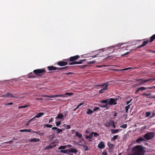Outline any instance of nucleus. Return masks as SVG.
<instances>
[{"instance_id":"1","label":"nucleus","mask_w":155,"mask_h":155,"mask_svg":"<svg viewBox=\"0 0 155 155\" xmlns=\"http://www.w3.org/2000/svg\"><path fill=\"white\" fill-rule=\"evenodd\" d=\"M132 152L134 155H143L144 151L143 147L140 145H137L132 148Z\"/></svg>"},{"instance_id":"2","label":"nucleus","mask_w":155,"mask_h":155,"mask_svg":"<svg viewBox=\"0 0 155 155\" xmlns=\"http://www.w3.org/2000/svg\"><path fill=\"white\" fill-rule=\"evenodd\" d=\"M46 72V71L44 68L35 69L33 71L35 74L39 76H41L42 75V73Z\"/></svg>"},{"instance_id":"3","label":"nucleus","mask_w":155,"mask_h":155,"mask_svg":"<svg viewBox=\"0 0 155 155\" xmlns=\"http://www.w3.org/2000/svg\"><path fill=\"white\" fill-rule=\"evenodd\" d=\"M80 58V56L78 55H76L74 56H72L67 59H64L63 60L67 61L68 62H75V61L77 60L78 59Z\"/></svg>"},{"instance_id":"4","label":"nucleus","mask_w":155,"mask_h":155,"mask_svg":"<svg viewBox=\"0 0 155 155\" xmlns=\"http://www.w3.org/2000/svg\"><path fill=\"white\" fill-rule=\"evenodd\" d=\"M153 134L152 133H148L145 134L144 136V138L147 140H150L153 138Z\"/></svg>"},{"instance_id":"5","label":"nucleus","mask_w":155,"mask_h":155,"mask_svg":"<svg viewBox=\"0 0 155 155\" xmlns=\"http://www.w3.org/2000/svg\"><path fill=\"white\" fill-rule=\"evenodd\" d=\"M109 101L108 102V104L109 105H116L117 104L116 99H114L112 98L109 99Z\"/></svg>"},{"instance_id":"6","label":"nucleus","mask_w":155,"mask_h":155,"mask_svg":"<svg viewBox=\"0 0 155 155\" xmlns=\"http://www.w3.org/2000/svg\"><path fill=\"white\" fill-rule=\"evenodd\" d=\"M68 61H60L57 63V64L60 66H63L67 65L68 64Z\"/></svg>"},{"instance_id":"7","label":"nucleus","mask_w":155,"mask_h":155,"mask_svg":"<svg viewBox=\"0 0 155 155\" xmlns=\"http://www.w3.org/2000/svg\"><path fill=\"white\" fill-rule=\"evenodd\" d=\"M86 60H87L85 59L82 60H80L78 61H75L73 62H71L70 63H69V65H71L75 64H81L82 63V61H85Z\"/></svg>"},{"instance_id":"8","label":"nucleus","mask_w":155,"mask_h":155,"mask_svg":"<svg viewBox=\"0 0 155 155\" xmlns=\"http://www.w3.org/2000/svg\"><path fill=\"white\" fill-rule=\"evenodd\" d=\"M152 78H150L144 80L143 79H142V80H141L140 82L138 84L139 85H142L146 82L151 81L152 80Z\"/></svg>"},{"instance_id":"9","label":"nucleus","mask_w":155,"mask_h":155,"mask_svg":"<svg viewBox=\"0 0 155 155\" xmlns=\"http://www.w3.org/2000/svg\"><path fill=\"white\" fill-rule=\"evenodd\" d=\"M47 68L49 71H54L58 70V68L55 67L53 66H48L47 67Z\"/></svg>"},{"instance_id":"10","label":"nucleus","mask_w":155,"mask_h":155,"mask_svg":"<svg viewBox=\"0 0 155 155\" xmlns=\"http://www.w3.org/2000/svg\"><path fill=\"white\" fill-rule=\"evenodd\" d=\"M108 85V84L106 85L103 87V88L101 89L99 91V93L101 94L104 92V91L106 90L107 89V86Z\"/></svg>"},{"instance_id":"11","label":"nucleus","mask_w":155,"mask_h":155,"mask_svg":"<svg viewBox=\"0 0 155 155\" xmlns=\"http://www.w3.org/2000/svg\"><path fill=\"white\" fill-rule=\"evenodd\" d=\"M105 147V145L104 143L103 142H100L98 145V147L99 148L102 149Z\"/></svg>"},{"instance_id":"12","label":"nucleus","mask_w":155,"mask_h":155,"mask_svg":"<svg viewBox=\"0 0 155 155\" xmlns=\"http://www.w3.org/2000/svg\"><path fill=\"white\" fill-rule=\"evenodd\" d=\"M149 42V41L147 40L146 41H144L143 42V43L142 45H140L138 47H137V48H140L142 47H144Z\"/></svg>"},{"instance_id":"13","label":"nucleus","mask_w":155,"mask_h":155,"mask_svg":"<svg viewBox=\"0 0 155 155\" xmlns=\"http://www.w3.org/2000/svg\"><path fill=\"white\" fill-rule=\"evenodd\" d=\"M77 152V150L75 148H71L70 149H68L69 153H73L75 154H76Z\"/></svg>"},{"instance_id":"14","label":"nucleus","mask_w":155,"mask_h":155,"mask_svg":"<svg viewBox=\"0 0 155 155\" xmlns=\"http://www.w3.org/2000/svg\"><path fill=\"white\" fill-rule=\"evenodd\" d=\"M145 140L143 138L139 137L136 140V142L138 143H140L141 142Z\"/></svg>"},{"instance_id":"15","label":"nucleus","mask_w":155,"mask_h":155,"mask_svg":"<svg viewBox=\"0 0 155 155\" xmlns=\"http://www.w3.org/2000/svg\"><path fill=\"white\" fill-rule=\"evenodd\" d=\"M29 141L31 142H37L38 141H39L40 139L38 138H34L30 139Z\"/></svg>"},{"instance_id":"16","label":"nucleus","mask_w":155,"mask_h":155,"mask_svg":"<svg viewBox=\"0 0 155 155\" xmlns=\"http://www.w3.org/2000/svg\"><path fill=\"white\" fill-rule=\"evenodd\" d=\"M71 68V66H67L63 67L61 68H58V70H63V69H69Z\"/></svg>"},{"instance_id":"17","label":"nucleus","mask_w":155,"mask_h":155,"mask_svg":"<svg viewBox=\"0 0 155 155\" xmlns=\"http://www.w3.org/2000/svg\"><path fill=\"white\" fill-rule=\"evenodd\" d=\"M44 114V113L43 112L39 113L37 114V115L35 116V117H36L38 118H39L42 116Z\"/></svg>"},{"instance_id":"18","label":"nucleus","mask_w":155,"mask_h":155,"mask_svg":"<svg viewBox=\"0 0 155 155\" xmlns=\"http://www.w3.org/2000/svg\"><path fill=\"white\" fill-rule=\"evenodd\" d=\"M120 130V129L115 130L114 129H111V133L113 134H115L118 133Z\"/></svg>"},{"instance_id":"19","label":"nucleus","mask_w":155,"mask_h":155,"mask_svg":"<svg viewBox=\"0 0 155 155\" xmlns=\"http://www.w3.org/2000/svg\"><path fill=\"white\" fill-rule=\"evenodd\" d=\"M63 115L61 113H59L57 116L55 118L57 119H62L63 117Z\"/></svg>"},{"instance_id":"20","label":"nucleus","mask_w":155,"mask_h":155,"mask_svg":"<svg viewBox=\"0 0 155 155\" xmlns=\"http://www.w3.org/2000/svg\"><path fill=\"white\" fill-rule=\"evenodd\" d=\"M56 145H49L48 146H47L45 147V150H50L52 149L54 147L56 146Z\"/></svg>"},{"instance_id":"21","label":"nucleus","mask_w":155,"mask_h":155,"mask_svg":"<svg viewBox=\"0 0 155 155\" xmlns=\"http://www.w3.org/2000/svg\"><path fill=\"white\" fill-rule=\"evenodd\" d=\"M108 104V103H107L105 105H101L100 104H98V105L101 107L106 108L107 109H108L109 108V107H107V105Z\"/></svg>"},{"instance_id":"22","label":"nucleus","mask_w":155,"mask_h":155,"mask_svg":"<svg viewBox=\"0 0 155 155\" xmlns=\"http://www.w3.org/2000/svg\"><path fill=\"white\" fill-rule=\"evenodd\" d=\"M36 77L35 75L32 72L29 73L28 76V77L29 78H34Z\"/></svg>"},{"instance_id":"23","label":"nucleus","mask_w":155,"mask_h":155,"mask_svg":"<svg viewBox=\"0 0 155 155\" xmlns=\"http://www.w3.org/2000/svg\"><path fill=\"white\" fill-rule=\"evenodd\" d=\"M155 39V34L153 35L150 38V43L152 42Z\"/></svg>"},{"instance_id":"24","label":"nucleus","mask_w":155,"mask_h":155,"mask_svg":"<svg viewBox=\"0 0 155 155\" xmlns=\"http://www.w3.org/2000/svg\"><path fill=\"white\" fill-rule=\"evenodd\" d=\"M155 39V34L153 35L150 38V43L152 42Z\"/></svg>"},{"instance_id":"25","label":"nucleus","mask_w":155,"mask_h":155,"mask_svg":"<svg viewBox=\"0 0 155 155\" xmlns=\"http://www.w3.org/2000/svg\"><path fill=\"white\" fill-rule=\"evenodd\" d=\"M93 111H92L89 108H88L87 109L86 114H91L93 113Z\"/></svg>"},{"instance_id":"26","label":"nucleus","mask_w":155,"mask_h":155,"mask_svg":"<svg viewBox=\"0 0 155 155\" xmlns=\"http://www.w3.org/2000/svg\"><path fill=\"white\" fill-rule=\"evenodd\" d=\"M60 152L64 153H68V149L66 150H61L60 151Z\"/></svg>"},{"instance_id":"27","label":"nucleus","mask_w":155,"mask_h":155,"mask_svg":"<svg viewBox=\"0 0 155 155\" xmlns=\"http://www.w3.org/2000/svg\"><path fill=\"white\" fill-rule=\"evenodd\" d=\"M75 135L76 136L80 138H81L82 137V134H80L78 132H75Z\"/></svg>"},{"instance_id":"28","label":"nucleus","mask_w":155,"mask_h":155,"mask_svg":"<svg viewBox=\"0 0 155 155\" xmlns=\"http://www.w3.org/2000/svg\"><path fill=\"white\" fill-rule=\"evenodd\" d=\"M109 101V99H107L106 100H104L100 101V103H103L106 104L107 103V102Z\"/></svg>"},{"instance_id":"29","label":"nucleus","mask_w":155,"mask_h":155,"mask_svg":"<svg viewBox=\"0 0 155 155\" xmlns=\"http://www.w3.org/2000/svg\"><path fill=\"white\" fill-rule=\"evenodd\" d=\"M108 146L110 148H113L114 147V144H111L110 142H108L107 143Z\"/></svg>"},{"instance_id":"30","label":"nucleus","mask_w":155,"mask_h":155,"mask_svg":"<svg viewBox=\"0 0 155 155\" xmlns=\"http://www.w3.org/2000/svg\"><path fill=\"white\" fill-rule=\"evenodd\" d=\"M131 68H132L131 67H129V68H124V69H120V70L115 69V71H124V70H127L128 69H131Z\"/></svg>"},{"instance_id":"31","label":"nucleus","mask_w":155,"mask_h":155,"mask_svg":"<svg viewBox=\"0 0 155 155\" xmlns=\"http://www.w3.org/2000/svg\"><path fill=\"white\" fill-rule=\"evenodd\" d=\"M7 97H12L15 98V97L12 94L10 93H8L7 94Z\"/></svg>"},{"instance_id":"32","label":"nucleus","mask_w":155,"mask_h":155,"mask_svg":"<svg viewBox=\"0 0 155 155\" xmlns=\"http://www.w3.org/2000/svg\"><path fill=\"white\" fill-rule=\"evenodd\" d=\"M31 130H28V129H23L21 130H20V131L21 132H31Z\"/></svg>"},{"instance_id":"33","label":"nucleus","mask_w":155,"mask_h":155,"mask_svg":"<svg viewBox=\"0 0 155 155\" xmlns=\"http://www.w3.org/2000/svg\"><path fill=\"white\" fill-rule=\"evenodd\" d=\"M32 132L33 133H35L37 134H38V135H42L43 134V133H40V131H35L34 130H32Z\"/></svg>"},{"instance_id":"34","label":"nucleus","mask_w":155,"mask_h":155,"mask_svg":"<svg viewBox=\"0 0 155 155\" xmlns=\"http://www.w3.org/2000/svg\"><path fill=\"white\" fill-rule=\"evenodd\" d=\"M130 104L128 105L125 107L126 112V113H127L128 112V110L130 108Z\"/></svg>"},{"instance_id":"35","label":"nucleus","mask_w":155,"mask_h":155,"mask_svg":"<svg viewBox=\"0 0 155 155\" xmlns=\"http://www.w3.org/2000/svg\"><path fill=\"white\" fill-rule=\"evenodd\" d=\"M29 106V105H28V104H26L25 106H19V107H18V108L19 109H20V108H26L27 107H28Z\"/></svg>"},{"instance_id":"36","label":"nucleus","mask_w":155,"mask_h":155,"mask_svg":"<svg viewBox=\"0 0 155 155\" xmlns=\"http://www.w3.org/2000/svg\"><path fill=\"white\" fill-rule=\"evenodd\" d=\"M66 148V146H61L58 148V150H61L64 149Z\"/></svg>"},{"instance_id":"37","label":"nucleus","mask_w":155,"mask_h":155,"mask_svg":"<svg viewBox=\"0 0 155 155\" xmlns=\"http://www.w3.org/2000/svg\"><path fill=\"white\" fill-rule=\"evenodd\" d=\"M52 125L49 124H45L44 125V127H46L48 128H51L52 127Z\"/></svg>"},{"instance_id":"38","label":"nucleus","mask_w":155,"mask_h":155,"mask_svg":"<svg viewBox=\"0 0 155 155\" xmlns=\"http://www.w3.org/2000/svg\"><path fill=\"white\" fill-rule=\"evenodd\" d=\"M118 135H117L114 136L113 137H112L111 138V140H116V139H117L118 138Z\"/></svg>"},{"instance_id":"39","label":"nucleus","mask_w":155,"mask_h":155,"mask_svg":"<svg viewBox=\"0 0 155 155\" xmlns=\"http://www.w3.org/2000/svg\"><path fill=\"white\" fill-rule=\"evenodd\" d=\"M74 94L73 93L70 92V93H68V92H66L65 93V96L66 95H68L69 96H72Z\"/></svg>"},{"instance_id":"40","label":"nucleus","mask_w":155,"mask_h":155,"mask_svg":"<svg viewBox=\"0 0 155 155\" xmlns=\"http://www.w3.org/2000/svg\"><path fill=\"white\" fill-rule=\"evenodd\" d=\"M139 90L140 91H144L147 89V88L145 87H141L140 88H139Z\"/></svg>"},{"instance_id":"41","label":"nucleus","mask_w":155,"mask_h":155,"mask_svg":"<svg viewBox=\"0 0 155 155\" xmlns=\"http://www.w3.org/2000/svg\"><path fill=\"white\" fill-rule=\"evenodd\" d=\"M120 127L123 128H126L127 127V124H124L120 126Z\"/></svg>"},{"instance_id":"42","label":"nucleus","mask_w":155,"mask_h":155,"mask_svg":"<svg viewBox=\"0 0 155 155\" xmlns=\"http://www.w3.org/2000/svg\"><path fill=\"white\" fill-rule=\"evenodd\" d=\"M151 114V113L150 112H146V117H148Z\"/></svg>"},{"instance_id":"43","label":"nucleus","mask_w":155,"mask_h":155,"mask_svg":"<svg viewBox=\"0 0 155 155\" xmlns=\"http://www.w3.org/2000/svg\"><path fill=\"white\" fill-rule=\"evenodd\" d=\"M95 62V61H87V64H93Z\"/></svg>"},{"instance_id":"44","label":"nucleus","mask_w":155,"mask_h":155,"mask_svg":"<svg viewBox=\"0 0 155 155\" xmlns=\"http://www.w3.org/2000/svg\"><path fill=\"white\" fill-rule=\"evenodd\" d=\"M62 131V130L59 129L58 128V129L57 130H56V132L57 134H59Z\"/></svg>"},{"instance_id":"45","label":"nucleus","mask_w":155,"mask_h":155,"mask_svg":"<svg viewBox=\"0 0 155 155\" xmlns=\"http://www.w3.org/2000/svg\"><path fill=\"white\" fill-rule=\"evenodd\" d=\"M86 65H79L78 66L80 68H84L85 67H86Z\"/></svg>"},{"instance_id":"46","label":"nucleus","mask_w":155,"mask_h":155,"mask_svg":"<svg viewBox=\"0 0 155 155\" xmlns=\"http://www.w3.org/2000/svg\"><path fill=\"white\" fill-rule=\"evenodd\" d=\"M84 148V151H86L88 150V147L86 145H83Z\"/></svg>"},{"instance_id":"47","label":"nucleus","mask_w":155,"mask_h":155,"mask_svg":"<svg viewBox=\"0 0 155 155\" xmlns=\"http://www.w3.org/2000/svg\"><path fill=\"white\" fill-rule=\"evenodd\" d=\"M55 124H56V126L57 127H58L61 124V121L56 122H55Z\"/></svg>"},{"instance_id":"48","label":"nucleus","mask_w":155,"mask_h":155,"mask_svg":"<svg viewBox=\"0 0 155 155\" xmlns=\"http://www.w3.org/2000/svg\"><path fill=\"white\" fill-rule=\"evenodd\" d=\"M35 118L36 117H34L31 119L30 120H29V122H31L34 121L36 119Z\"/></svg>"},{"instance_id":"49","label":"nucleus","mask_w":155,"mask_h":155,"mask_svg":"<svg viewBox=\"0 0 155 155\" xmlns=\"http://www.w3.org/2000/svg\"><path fill=\"white\" fill-rule=\"evenodd\" d=\"M110 122H111V123H112V127H113V128H115V127H116V125L114 124V122L113 121H110Z\"/></svg>"},{"instance_id":"50","label":"nucleus","mask_w":155,"mask_h":155,"mask_svg":"<svg viewBox=\"0 0 155 155\" xmlns=\"http://www.w3.org/2000/svg\"><path fill=\"white\" fill-rule=\"evenodd\" d=\"M93 133L94 134V136L95 137H97L99 135V134H98L97 133L93 132Z\"/></svg>"},{"instance_id":"51","label":"nucleus","mask_w":155,"mask_h":155,"mask_svg":"<svg viewBox=\"0 0 155 155\" xmlns=\"http://www.w3.org/2000/svg\"><path fill=\"white\" fill-rule=\"evenodd\" d=\"M58 97H66V96L65 95L61 94H58Z\"/></svg>"},{"instance_id":"52","label":"nucleus","mask_w":155,"mask_h":155,"mask_svg":"<svg viewBox=\"0 0 155 155\" xmlns=\"http://www.w3.org/2000/svg\"><path fill=\"white\" fill-rule=\"evenodd\" d=\"M99 108L98 107H95L94 108V109L93 111H95L97 110H99Z\"/></svg>"},{"instance_id":"53","label":"nucleus","mask_w":155,"mask_h":155,"mask_svg":"<svg viewBox=\"0 0 155 155\" xmlns=\"http://www.w3.org/2000/svg\"><path fill=\"white\" fill-rule=\"evenodd\" d=\"M64 117H66V116L68 115V111H65L64 112Z\"/></svg>"},{"instance_id":"54","label":"nucleus","mask_w":155,"mask_h":155,"mask_svg":"<svg viewBox=\"0 0 155 155\" xmlns=\"http://www.w3.org/2000/svg\"><path fill=\"white\" fill-rule=\"evenodd\" d=\"M54 120V119L53 117H51L48 121V123L50 124L51 122L53 121Z\"/></svg>"},{"instance_id":"55","label":"nucleus","mask_w":155,"mask_h":155,"mask_svg":"<svg viewBox=\"0 0 155 155\" xmlns=\"http://www.w3.org/2000/svg\"><path fill=\"white\" fill-rule=\"evenodd\" d=\"M132 100V99H131L130 101H126V105H128L129 104H130L131 101Z\"/></svg>"},{"instance_id":"56","label":"nucleus","mask_w":155,"mask_h":155,"mask_svg":"<svg viewBox=\"0 0 155 155\" xmlns=\"http://www.w3.org/2000/svg\"><path fill=\"white\" fill-rule=\"evenodd\" d=\"M151 95V94H146V93H143L142 94V96H144V95H145V96H150Z\"/></svg>"},{"instance_id":"57","label":"nucleus","mask_w":155,"mask_h":155,"mask_svg":"<svg viewBox=\"0 0 155 155\" xmlns=\"http://www.w3.org/2000/svg\"><path fill=\"white\" fill-rule=\"evenodd\" d=\"M85 138L86 139H88V138H92L91 136H90V135L88 136L87 135L86 136Z\"/></svg>"},{"instance_id":"58","label":"nucleus","mask_w":155,"mask_h":155,"mask_svg":"<svg viewBox=\"0 0 155 155\" xmlns=\"http://www.w3.org/2000/svg\"><path fill=\"white\" fill-rule=\"evenodd\" d=\"M65 127L67 129H69L71 127L70 125H66L65 126Z\"/></svg>"},{"instance_id":"59","label":"nucleus","mask_w":155,"mask_h":155,"mask_svg":"<svg viewBox=\"0 0 155 155\" xmlns=\"http://www.w3.org/2000/svg\"><path fill=\"white\" fill-rule=\"evenodd\" d=\"M110 125V124L109 122H108L107 124H106L105 125V126L106 127H109Z\"/></svg>"},{"instance_id":"60","label":"nucleus","mask_w":155,"mask_h":155,"mask_svg":"<svg viewBox=\"0 0 155 155\" xmlns=\"http://www.w3.org/2000/svg\"><path fill=\"white\" fill-rule=\"evenodd\" d=\"M81 138V139L79 140V142L80 143H81L82 141H84V140L83 138L82 137Z\"/></svg>"},{"instance_id":"61","label":"nucleus","mask_w":155,"mask_h":155,"mask_svg":"<svg viewBox=\"0 0 155 155\" xmlns=\"http://www.w3.org/2000/svg\"><path fill=\"white\" fill-rule=\"evenodd\" d=\"M148 98H151V99H155V95H152L151 96H150L149 97H148Z\"/></svg>"},{"instance_id":"62","label":"nucleus","mask_w":155,"mask_h":155,"mask_svg":"<svg viewBox=\"0 0 155 155\" xmlns=\"http://www.w3.org/2000/svg\"><path fill=\"white\" fill-rule=\"evenodd\" d=\"M99 55V54H97L95 55H94L92 56L91 57H92V58L96 57H97V55Z\"/></svg>"},{"instance_id":"63","label":"nucleus","mask_w":155,"mask_h":155,"mask_svg":"<svg viewBox=\"0 0 155 155\" xmlns=\"http://www.w3.org/2000/svg\"><path fill=\"white\" fill-rule=\"evenodd\" d=\"M58 129V128L57 127H52V129L53 130H56Z\"/></svg>"},{"instance_id":"64","label":"nucleus","mask_w":155,"mask_h":155,"mask_svg":"<svg viewBox=\"0 0 155 155\" xmlns=\"http://www.w3.org/2000/svg\"><path fill=\"white\" fill-rule=\"evenodd\" d=\"M107 153L105 152H103L102 153V155H106Z\"/></svg>"}]
</instances>
